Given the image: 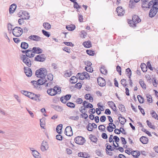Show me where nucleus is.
I'll list each match as a JSON object with an SVG mask.
<instances>
[{"label":"nucleus","instance_id":"ea45409f","mask_svg":"<svg viewBox=\"0 0 158 158\" xmlns=\"http://www.w3.org/2000/svg\"><path fill=\"white\" fill-rule=\"evenodd\" d=\"M77 76L79 77V78L81 80H83L85 79L84 74H82L81 73H78L77 75Z\"/></svg>","mask_w":158,"mask_h":158},{"label":"nucleus","instance_id":"a18cd8bd","mask_svg":"<svg viewBox=\"0 0 158 158\" xmlns=\"http://www.w3.org/2000/svg\"><path fill=\"white\" fill-rule=\"evenodd\" d=\"M147 123V125L150 128H152L153 129H155V126L153 125H152V123L149 122L148 120H147L146 121Z\"/></svg>","mask_w":158,"mask_h":158},{"label":"nucleus","instance_id":"bf43d9fd","mask_svg":"<svg viewBox=\"0 0 158 158\" xmlns=\"http://www.w3.org/2000/svg\"><path fill=\"white\" fill-rule=\"evenodd\" d=\"M106 127L103 125H101L98 127V129L102 131H104Z\"/></svg>","mask_w":158,"mask_h":158},{"label":"nucleus","instance_id":"864d4df0","mask_svg":"<svg viewBox=\"0 0 158 158\" xmlns=\"http://www.w3.org/2000/svg\"><path fill=\"white\" fill-rule=\"evenodd\" d=\"M121 84L123 85L124 87L127 86V84L126 83V80L125 79H122L121 81Z\"/></svg>","mask_w":158,"mask_h":158},{"label":"nucleus","instance_id":"0eeeda50","mask_svg":"<svg viewBox=\"0 0 158 158\" xmlns=\"http://www.w3.org/2000/svg\"><path fill=\"white\" fill-rule=\"evenodd\" d=\"M49 148L48 144V142L46 141H43L40 146V149L41 151L44 152L47 150Z\"/></svg>","mask_w":158,"mask_h":158},{"label":"nucleus","instance_id":"49530a36","mask_svg":"<svg viewBox=\"0 0 158 158\" xmlns=\"http://www.w3.org/2000/svg\"><path fill=\"white\" fill-rule=\"evenodd\" d=\"M82 74H84V76L85 78H86L87 79H90V76L89 74L88 73L86 72H84L82 73Z\"/></svg>","mask_w":158,"mask_h":158},{"label":"nucleus","instance_id":"f8f14e48","mask_svg":"<svg viewBox=\"0 0 158 158\" xmlns=\"http://www.w3.org/2000/svg\"><path fill=\"white\" fill-rule=\"evenodd\" d=\"M24 73L27 77H30L32 75V72L31 69L28 67H24Z\"/></svg>","mask_w":158,"mask_h":158},{"label":"nucleus","instance_id":"4be33fe9","mask_svg":"<svg viewBox=\"0 0 158 158\" xmlns=\"http://www.w3.org/2000/svg\"><path fill=\"white\" fill-rule=\"evenodd\" d=\"M52 107L55 110L58 112H61L63 110L62 107L58 105H52Z\"/></svg>","mask_w":158,"mask_h":158},{"label":"nucleus","instance_id":"8fccbe9b","mask_svg":"<svg viewBox=\"0 0 158 158\" xmlns=\"http://www.w3.org/2000/svg\"><path fill=\"white\" fill-rule=\"evenodd\" d=\"M85 69L88 72L91 73L93 71V69L91 67H85Z\"/></svg>","mask_w":158,"mask_h":158},{"label":"nucleus","instance_id":"f257e3e1","mask_svg":"<svg viewBox=\"0 0 158 158\" xmlns=\"http://www.w3.org/2000/svg\"><path fill=\"white\" fill-rule=\"evenodd\" d=\"M156 0H152L150 1V0H141L142 2V7L144 10L148 8H150L156 3Z\"/></svg>","mask_w":158,"mask_h":158},{"label":"nucleus","instance_id":"58836bf2","mask_svg":"<svg viewBox=\"0 0 158 158\" xmlns=\"http://www.w3.org/2000/svg\"><path fill=\"white\" fill-rule=\"evenodd\" d=\"M139 83L143 89H146V85L144 84V81L142 80H140Z\"/></svg>","mask_w":158,"mask_h":158},{"label":"nucleus","instance_id":"423d86ee","mask_svg":"<svg viewBox=\"0 0 158 158\" xmlns=\"http://www.w3.org/2000/svg\"><path fill=\"white\" fill-rule=\"evenodd\" d=\"M21 59L23 62L28 67H30L31 65L30 59L25 55H22L21 57Z\"/></svg>","mask_w":158,"mask_h":158},{"label":"nucleus","instance_id":"7ed1b4c3","mask_svg":"<svg viewBox=\"0 0 158 158\" xmlns=\"http://www.w3.org/2000/svg\"><path fill=\"white\" fill-rule=\"evenodd\" d=\"M35 75L39 78H44L47 74V71L44 68H40L35 72Z\"/></svg>","mask_w":158,"mask_h":158},{"label":"nucleus","instance_id":"39448f33","mask_svg":"<svg viewBox=\"0 0 158 158\" xmlns=\"http://www.w3.org/2000/svg\"><path fill=\"white\" fill-rule=\"evenodd\" d=\"M141 20L139 17L137 15H134L132 17V20H130L128 23L130 25V26L132 27H136L135 23L140 22Z\"/></svg>","mask_w":158,"mask_h":158},{"label":"nucleus","instance_id":"6e6d98bb","mask_svg":"<svg viewBox=\"0 0 158 158\" xmlns=\"http://www.w3.org/2000/svg\"><path fill=\"white\" fill-rule=\"evenodd\" d=\"M42 32L43 34L45 35V36L49 37L50 35V34L48 33V32L44 31V30H42Z\"/></svg>","mask_w":158,"mask_h":158},{"label":"nucleus","instance_id":"37998d69","mask_svg":"<svg viewBox=\"0 0 158 158\" xmlns=\"http://www.w3.org/2000/svg\"><path fill=\"white\" fill-rule=\"evenodd\" d=\"M70 80L71 81V83L72 84H75L77 82V79H76V77L74 76H73L71 77L70 78Z\"/></svg>","mask_w":158,"mask_h":158},{"label":"nucleus","instance_id":"f704fd0d","mask_svg":"<svg viewBox=\"0 0 158 158\" xmlns=\"http://www.w3.org/2000/svg\"><path fill=\"white\" fill-rule=\"evenodd\" d=\"M43 26L46 29H49L51 28V26L50 24L47 23H44L43 24Z\"/></svg>","mask_w":158,"mask_h":158},{"label":"nucleus","instance_id":"72a5a7b5","mask_svg":"<svg viewBox=\"0 0 158 158\" xmlns=\"http://www.w3.org/2000/svg\"><path fill=\"white\" fill-rule=\"evenodd\" d=\"M100 71L104 75L106 74L107 72V70L106 69L104 66L102 67L100 69Z\"/></svg>","mask_w":158,"mask_h":158},{"label":"nucleus","instance_id":"e433bc0d","mask_svg":"<svg viewBox=\"0 0 158 158\" xmlns=\"http://www.w3.org/2000/svg\"><path fill=\"white\" fill-rule=\"evenodd\" d=\"M118 107L119 110L122 112H125V108L124 106L123 105L119 104L118 106Z\"/></svg>","mask_w":158,"mask_h":158},{"label":"nucleus","instance_id":"69168bd1","mask_svg":"<svg viewBox=\"0 0 158 158\" xmlns=\"http://www.w3.org/2000/svg\"><path fill=\"white\" fill-rule=\"evenodd\" d=\"M106 120V117L105 116L103 115L100 118V121L101 122H104Z\"/></svg>","mask_w":158,"mask_h":158},{"label":"nucleus","instance_id":"4d7b16f0","mask_svg":"<svg viewBox=\"0 0 158 158\" xmlns=\"http://www.w3.org/2000/svg\"><path fill=\"white\" fill-rule=\"evenodd\" d=\"M86 52L87 54L90 56H94V52L91 50H87L86 51Z\"/></svg>","mask_w":158,"mask_h":158},{"label":"nucleus","instance_id":"c9c22d12","mask_svg":"<svg viewBox=\"0 0 158 158\" xmlns=\"http://www.w3.org/2000/svg\"><path fill=\"white\" fill-rule=\"evenodd\" d=\"M151 114L153 118L158 120V116L154 111L152 110L151 112Z\"/></svg>","mask_w":158,"mask_h":158},{"label":"nucleus","instance_id":"f3484780","mask_svg":"<svg viewBox=\"0 0 158 158\" xmlns=\"http://www.w3.org/2000/svg\"><path fill=\"white\" fill-rule=\"evenodd\" d=\"M19 17H20L19 15ZM20 16L23 19H29L30 17L29 14L26 11H23L22 12L21 15H20Z\"/></svg>","mask_w":158,"mask_h":158},{"label":"nucleus","instance_id":"393cba45","mask_svg":"<svg viewBox=\"0 0 158 158\" xmlns=\"http://www.w3.org/2000/svg\"><path fill=\"white\" fill-rule=\"evenodd\" d=\"M44 78H40V79L38 80V83L39 85H42L47 81V80Z\"/></svg>","mask_w":158,"mask_h":158},{"label":"nucleus","instance_id":"4c0bfd02","mask_svg":"<svg viewBox=\"0 0 158 158\" xmlns=\"http://www.w3.org/2000/svg\"><path fill=\"white\" fill-rule=\"evenodd\" d=\"M126 73L128 75L127 76H129V78H130L131 75V72L129 68H128L126 70Z\"/></svg>","mask_w":158,"mask_h":158},{"label":"nucleus","instance_id":"473e14b6","mask_svg":"<svg viewBox=\"0 0 158 158\" xmlns=\"http://www.w3.org/2000/svg\"><path fill=\"white\" fill-rule=\"evenodd\" d=\"M83 45L86 48H90L91 46V44L90 41L84 42L83 43Z\"/></svg>","mask_w":158,"mask_h":158},{"label":"nucleus","instance_id":"a19ab883","mask_svg":"<svg viewBox=\"0 0 158 158\" xmlns=\"http://www.w3.org/2000/svg\"><path fill=\"white\" fill-rule=\"evenodd\" d=\"M88 131H92L93 130V126L91 123H89L86 127Z\"/></svg>","mask_w":158,"mask_h":158},{"label":"nucleus","instance_id":"20e7f679","mask_svg":"<svg viewBox=\"0 0 158 158\" xmlns=\"http://www.w3.org/2000/svg\"><path fill=\"white\" fill-rule=\"evenodd\" d=\"M8 30L11 31L12 30L13 34L15 36L19 37L23 33V30L20 27H16L14 29L11 28L10 29L8 28Z\"/></svg>","mask_w":158,"mask_h":158},{"label":"nucleus","instance_id":"c03bdc74","mask_svg":"<svg viewBox=\"0 0 158 158\" xmlns=\"http://www.w3.org/2000/svg\"><path fill=\"white\" fill-rule=\"evenodd\" d=\"M66 105L71 108H74L75 107V104L72 102H68L66 104Z\"/></svg>","mask_w":158,"mask_h":158},{"label":"nucleus","instance_id":"3c124183","mask_svg":"<svg viewBox=\"0 0 158 158\" xmlns=\"http://www.w3.org/2000/svg\"><path fill=\"white\" fill-rule=\"evenodd\" d=\"M147 98L148 101L150 103L152 102V97L151 95L148 94L147 96Z\"/></svg>","mask_w":158,"mask_h":158},{"label":"nucleus","instance_id":"5701e85b","mask_svg":"<svg viewBox=\"0 0 158 158\" xmlns=\"http://www.w3.org/2000/svg\"><path fill=\"white\" fill-rule=\"evenodd\" d=\"M139 140L141 142L144 144H147L148 143V139L144 136H142L139 139Z\"/></svg>","mask_w":158,"mask_h":158},{"label":"nucleus","instance_id":"2f4dec72","mask_svg":"<svg viewBox=\"0 0 158 158\" xmlns=\"http://www.w3.org/2000/svg\"><path fill=\"white\" fill-rule=\"evenodd\" d=\"M72 74V71L70 70H68L64 74V76L65 77H69Z\"/></svg>","mask_w":158,"mask_h":158},{"label":"nucleus","instance_id":"412c9836","mask_svg":"<svg viewBox=\"0 0 158 158\" xmlns=\"http://www.w3.org/2000/svg\"><path fill=\"white\" fill-rule=\"evenodd\" d=\"M140 152L138 151H133L131 152V155L134 157V158H138V156L140 155Z\"/></svg>","mask_w":158,"mask_h":158},{"label":"nucleus","instance_id":"dca6fc26","mask_svg":"<svg viewBox=\"0 0 158 158\" xmlns=\"http://www.w3.org/2000/svg\"><path fill=\"white\" fill-rule=\"evenodd\" d=\"M56 91V89H55V87L53 89H50L47 90V93L51 96H54L57 94V92Z\"/></svg>","mask_w":158,"mask_h":158},{"label":"nucleus","instance_id":"e2e57ef3","mask_svg":"<svg viewBox=\"0 0 158 158\" xmlns=\"http://www.w3.org/2000/svg\"><path fill=\"white\" fill-rule=\"evenodd\" d=\"M24 19H23L22 18L18 19V22L19 25H22L23 23L24 22Z\"/></svg>","mask_w":158,"mask_h":158},{"label":"nucleus","instance_id":"052dcab7","mask_svg":"<svg viewBox=\"0 0 158 158\" xmlns=\"http://www.w3.org/2000/svg\"><path fill=\"white\" fill-rule=\"evenodd\" d=\"M86 155V154H85V153L83 152H80L78 153V156L80 157H83L85 158Z\"/></svg>","mask_w":158,"mask_h":158},{"label":"nucleus","instance_id":"de8ad7c7","mask_svg":"<svg viewBox=\"0 0 158 158\" xmlns=\"http://www.w3.org/2000/svg\"><path fill=\"white\" fill-rule=\"evenodd\" d=\"M40 96H38V95L35 94L34 97L33 98V100H34L37 102H40V100L39 99Z\"/></svg>","mask_w":158,"mask_h":158},{"label":"nucleus","instance_id":"ddd939ff","mask_svg":"<svg viewBox=\"0 0 158 158\" xmlns=\"http://www.w3.org/2000/svg\"><path fill=\"white\" fill-rule=\"evenodd\" d=\"M97 82L98 84L102 87L106 85V81L102 77H99L98 78Z\"/></svg>","mask_w":158,"mask_h":158},{"label":"nucleus","instance_id":"603ef678","mask_svg":"<svg viewBox=\"0 0 158 158\" xmlns=\"http://www.w3.org/2000/svg\"><path fill=\"white\" fill-rule=\"evenodd\" d=\"M109 144L108 143H106V149H107L108 150L111 151L114 150V148H112L111 145H109Z\"/></svg>","mask_w":158,"mask_h":158},{"label":"nucleus","instance_id":"13d9d810","mask_svg":"<svg viewBox=\"0 0 158 158\" xmlns=\"http://www.w3.org/2000/svg\"><path fill=\"white\" fill-rule=\"evenodd\" d=\"M20 92L22 94L27 97L28 96V95L29 93L30 92H27V91L23 90H21Z\"/></svg>","mask_w":158,"mask_h":158},{"label":"nucleus","instance_id":"680f3d73","mask_svg":"<svg viewBox=\"0 0 158 158\" xmlns=\"http://www.w3.org/2000/svg\"><path fill=\"white\" fill-rule=\"evenodd\" d=\"M145 66H146V65L144 64H142L140 66L143 72H145L147 71L146 68H145Z\"/></svg>","mask_w":158,"mask_h":158},{"label":"nucleus","instance_id":"bb28decb","mask_svg":"<svg viewBox=\"0 0 158 158\" xmlns=\"http://www.w3.org/2000/svg\"><path fill=\"white\" fill-rule=\"evenodd\" d=\"M119 115L120 116H119L118 118L119 122L122 124H124L126 121V119L122 117L121 114H120Z\"/></svg>","mask_w":158,"mask_h":158},{"label":"nucleus","instance_id":"b1692460","mask_svg":"<svg viewBox=\"0 0 158 158\" xmlns=\"http://www.w3.org/2000/svg\"><path fill=\"white\" fill-rule=\"evenodd\" d=\"M32 50L34 51V53H35L37 54H39L43 52V50L38 47H33Z\"/></svg>","mask_w":158,"mask_h":158},{"label":"nucleus","instance_id":"4468645a","mask_svg":"<svg viewBox=\"0 0 158 158\" xmlns=\"http://www.w3.org/2000/svg\"><path fill=\"white\" fill-rule=\"evenodd\" d=\"M28 38L31 40L36 41H41L42 40V38L40 37L35 35H31L29 36Z\"/></svg>","mask_w":158,"mask_h":158},{"label":"nucleus","instance_id":"6e6552de","mask_svg":"<svg viewBox=\"0 0 158 158\" xmlns=\"http://www.w3.org/2000/svg\"><path fill=\"white\" fill-rule=\"evenodd\" d=\"M75 141L77 144L82 145L85 142L84 138L81 136H77L75 138Z\"/></svg>","mask_w":158,"mask_h":158},{"label":"nucleus","instance_id":"774afa93","mask_svg":"<svg viewBox=\"0 0 158 158\" xmlns=\"http://www.w3.org/2000/svg\"><path fill=\"white\" fill-rule=\"evenodd\" d=\"M74 3V8H80V6L78 5V4L76 2V1L73 2Z\"/></svg>","mask_w":158,"mask_h":158},{"label":"nucleus","instance_id":"aec40b11","mask_svg":"<svg viewBox=\"0 0 158 158\" xmlns=\"http://www.w3.org/2000/svg\"><path fill=\"white\" fill-rule=\"evenodd\" d=\"M30 150L32 151V154L33 156L35 158H40V154L36 150H31V148H30Z\"/></svg>","mask_w":158,"mask_h":158},{"label":"nucleus","instance_id":"2eb2a0df","mask_svg":"<svg viewBox=\"0 0 158 158\" xmlns=\"http://www.w3.org/2000/svg\"><path fill=\"white\" fill-rule=\"evenodd\" d=\"M117 11L118 15L119 16H122L124 15L125 13V11L121 6H118L116 9Z\"/></svg>","mask_w":158,"mask_h":158},{"label":"nucleus","instance_id":"09e8293b","mask_svg":"<svg viewBox=\"0 0 158 158\" xmlns=\"http://www.w3.org/2000/svg\"><path fill=\"white\" fill-rule=\"evenodd\" d=\"M47 77L48 79L50 81H52L53 80V76L52 74L50 73L48 74Z\"/></svg>","mask_w":158,"mask_h":158},{"label":"nucleus","instance_id":"7c9ffc66","mask_svg":"<svg viewBox=\"0 0 158 158\" xmlns=\"http://www.w3.org/2000/svg\"><path fill=\"white\" fill-rule=\"evenodd\" d=\"M62 125L61 124H59L57 126L56 128V131L59 134H60L61 133V130L62 128Z\"/></svg>","mask_w":158,"mask_h":158},{"label":"nucleus","instance_id":"79ce46f5","mask_svg":"<svg viewBox=\"0 0 158 158\" xmlns=\"http://www.w3.org/2000/svg\"><path fill=\"white\" fill-rule=\"evenodd\" d=\"M137 97L138 101L140 103H142L143 102L144 99L141 96L138 95L137 96Z\"/></svg>","mask_w":158,"mask_h":158},{"label":"nucleus","instance_id":"a878e982","mask_svg":"<svg viewBox=\"0 0 158 158\" xmlns=\"http://www.w3.org/2000/svg\"><path fill=\"white\" fill-rule=\"evenodd\" d=\"M139 0H130L129 2V6L131 8H133L134 6L135 2H138Z\"/></svg>","mask_w":158,"mask_h":158},{"label":"nucleus","instance_id":"a211bd4d","mask_svg":"<svg viewBox=\"0 0 158 158\" xmlns=\"http://www.w3.org/2000/svg\"><path fill=\"white\" fill-rule=\"evenodd\" d=\"M16 7V5L15 4H13L10 6L9 9V13L10 14H12L14 12Z\"/></svg>","mask_w":158,"mask_h":158},{"label":"nucleus","instance_id":"cd10ccee","mask_svg":"<svg viewBox=\"0 0 158 158\" xmlns=\"http://www.w3.org/2000/svg\"><path fill=\"white\" fill-rule=\"evenodd\" d=\"M66 28L69 31H72L75 29V26L74 25L71 24L70 25L66 26Z\"/></svg>","mask_w":158,"mask_h":158},{"label":"nucleus","instance_id":"0e129e2a","mask_svg":"<svg viewBox=\"0 0 158 158\" xmlns=\"http://www.w3.org/2000/svg\"><path fill=\"white\" fill-rule=\"evenodd\" d=\"M35 94L30 92L29 93V94L28 95L27 97L32 99H33V98L34 97Z\"/></svg>","mask_w":158,"mask_h":158},{"label":"nucleus","instance_id":"f03ea898","mask_svg":"<svg viewBox=\"0 0 158 158\" xmlns=\"http://www.w3.org/2000/svg\"><path fill=\"white\" fill-rule=\"evenodd\" d=\"M156 3L152 6V8L150 10L149 14V16L150 17H154L157 12L158 9V0H156Z\"/></svg>","mask_w":158,"mask_h":158},{"label":"nucleus","instance_id":"6ab92c4d","mask_svg":"<svg viewBox=\"0 0 158 158\" xmlns=\"http://www.w3.org/2000/svg\"><path fill=\"white\" fill-rule=\"evenodd\" d=\"M125 131L124 129L122 127H120L119 129H116L114 130V133L117 134H120L121 132L123 134L126 135L127 133L126 132H125Z\"/></svg>","mask_w":158,"mask_h":158},{"label":"nucleus","instance_id":"c85d7f7f","mask_svg":"<svg viewBox=\"0 0 158 158\" xmlns=\"http://www.w3.org/2000/svg\"><path fill=\"white\" fill-rule=\"evenodd\" d=\"M21 47L23 49H26L28 47V44L26 42H22L21 44Z\"/></svg>","mask_w":158,"mask_h":158},{"label":"nucleus","instance_id":"c756f323","mask_svg":"<svg viewBox=\"0 0 158 158\" xmlns=\"http://www.w3.org/2000/svg\"><path fill=\"white\" fill-rule=\"evenodd\" d=\"M89 138L91 141L95 143H96L98 140V139L96 137L93 136L92 135H90Z\"/></svg>","mask_w":158,"mask_h":158},{"label":"nucleus","instance_id":"338daca9","mask_svg":"<svg viewBox=\"0 0 158 158\" xmlns=\"http://www.w3.org/2000/svg\"><path fill=\"white\" fill-rule=\"evenodd\" d=\"M55 89H56V91L57 92V94H60L61 92V89L60 88L55 86Z\"/></svg>","mask_w":158,"mask_h":158},{"label":"nucleus","instance_id":"9d476101","mask_svg":"<svg viewBox=\"0 0 158 158\" xmlns=\"http://www.w3.org/2000/svg\"><path fill=\"white\" fill-rule=\"evenodd\" d=\"M45 57L44 54L37 55L35 58V60L38 61L43 62L44 61Z\"/></svg>","mask_w":158,"mask_h":158},{"label":"nucleus","instance_id":"5fc2aeb1","mask_svg":"<svg viewBox=\"0 0 158 158\" xmlns=\"http://www.w3.org/2000/svg\"><path fill=\"white\" fill-rule=\"evenodd\" d=\"M31 83H33V85L34 87L35 88H37L38 87L39 84L38 83V81H31Z\"/></svg>","mask_w":158,"mask_h":158},{"label":"nucleus","instance_id":"1a4fd4ad","mask_svg":"<svg viewBox=\"0 0 158 158\" xmlns=\"http://www.w3.org/2000/svg\"><path fill=\"white\" fill-rule=\"evenodd\" d=\"M65 134L68 136H71L73 135V131L72 128L70 126H67L64 131Z\"/></svg>","mask_w":158,"mask_h":158},{"label":"nucleus","instance_id":"9b49d317","mask_svg":"<svg viewBox=\"0 0 158 158\" xmlns=\"http://www.w3.org/2000/svg\"><path fill=\"white\" fill-rule=\"evenodd\" d=\"M26 55L27 57H28L29 58L33 57L35 56L34 52L33 50H31V49H28L26 50Z\"/></svg>","mask_w":158,"mask_h":158}]
</instances>
